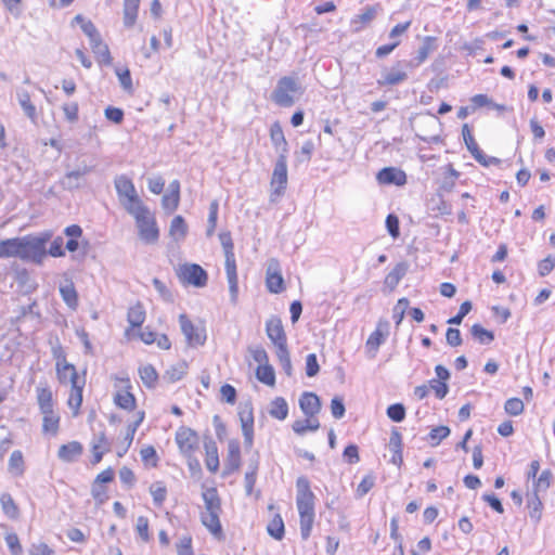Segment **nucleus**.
<instances>
[{
    "instance_id": "052dcab7",
    "label": "nucleus",
    "mask_w": 555,
    "mask_h": 555,
    "mask_svg": "<svg viewBox=\"0 0 555 555\" xmlns=\"http://www.w3.org/2000/svg\"><path fill=\"white\" fill-rule=\"evenodd\" d=\"M179 202L180 195L171 194L168 192L162 198V206L167 212L171 214L178 208Z\"/></svg>"
},
{
    "instance_id": "f704fd0d",
    "label": "nucleus",
    "mask_w": 555,
    "mask_h": 555,
    "mask_svg": "<svg viewBox=\"0 0 555 555\" xmlns=\"http://www.w3.org/2000/svg\"><path fill=\"white\" fill-rule=\"evenodd\" d=\"M188 234V225L182 216H176L170 223L169 235L176 241L180 242L185 238Z\"/></svg>"
},
{
    "instance_id": "c9c22d12",
    "label": "nucleus",
    "mask_w": 555,
    "mask_h": 555,
    "mask_svg": "<svg viewBox=\"0 0 555 555\" xmlns=\"http://www.w3.org/2000/svg\"><path fill=\"white\" fill-rule=\"evenodd\" d=\"M140 0H125L124 2V24L126 27H132L138 17Z\"/></svg>"
},
{
    "instance_id": "a18cd8bd",
    "label": "nucleus",
    "mask_w": 555,
    "mask_h": 555,
    "mask_svg": "<svg viewBox=\"0 0 555 555\" xmlns=\"http://www.w3.org/2000/svg\"><path fill=\"white\" fill-rule=\"evenodd\" d=\"M127 320L132 327L141 326L145 321V310L141 304L129 308Z\"/></svg>"
},
{
    "instance_id": "423d86ee",
    "label": "nucleus",
    "mask_w": 555,
    "mask_h": 555,
    "mask_svg": "<svg viewBox=\"0 0 555 555\" xmlns=\"http://www.w3.org/2000/svg\"><path fill=\"white\" fill-rule=\"evenodd\" d=\"M114 185L118 199L127 212L144 205L137 193L132 180L126 175L116 176Z\"/></svg>"
},
{
    "instance_id": "412c9836",
    "label": "nucleus",
    "mask_w": 555,
    "mask_h": 555,
    "mask_svg": "<svg viewBox=\"0 0 555 555\" xmlns=\"http://www.w3.org/2000/svg\"><path fill=\"white\" fill-rule=\"evenodd\" d=\"M83 447L78 441L62 444L57 451V457L65 463L76 462L82 454Z\"/></svg>"
},
{
    "instance_id": "aec40b11",
    "label": "nucleus",
    "mask_w": 555,
    "mask_h": 555,
    "mask_svg": "<svg viewBox=\"0 0 555 555\" xmlns=\"http://www.w3.org/2000/svg\"><path fill=\"white\" fill-rule=\"evenodd\" d=\"M42 414V433L44 435L56 436L60 429L61 417L53 409L41 410Z\"/></svg>"
},
{
    "instance_id": "ddd939ff",
    "label": "nucleus",
    "mask_w": 555,
    "mask_h": 555,
    "mask_svg": "<svg viewBox=\"0 0 555 555\" xmlns=\"http://www.w3.org/2000/svg\"><path fill=\"white\" fill-rule=\"evenodd\" d=\"M266 286L272 294H280L284 291V279L281 274L279 261L272 259L267 268Z\"/></svg>"
},
{
    "instance_id": "2f4dec72",
    "label": "nucleus",
    "mask_w": 555,
    "mask_h": 555,
    "mask_svg": "<svg viewBox=\"0 0 555 555\" xmlns=\"http://www.w3.org/2000/svg\"><path fill=\"white\" fill-rule=\"evenodd\" d=\"M56 376L61 384L74 385V382H80L77 370L74 364H66L63 366L55 367Z\"/></svg>"
},
{
    "instance_id": "69168bd1",
    "label": "nucleus",
    "mask_w": 555,
    "mask_h": 555,
    "mask_svg": "<svg viewBox=\"0 0 555 555\" xmlns=\"http://www.w3.org/2000/svg\"><path fill=\"white\" fill-rule=\"evenodd\" d=\"M63 244H64V240L62 236H56L49 249L47 250V254H49L50 256L52 257H55V258H59V257H64L65 256V250L63 248Z\"/></svg>"
},
{
    "instance_id": "f03ea898",
    "label": "nucleus",
    "mask_w": 555,
    "mask_h": 555,
    "mask_svg": "<svg viewBox=\"0 0 555 555\" xmlns=\"http://www.w3.org/2000/svg\"><path fill=\"white\" fill-rule=\"evenodd\" d=\"M50 231L38 235H25L18 237L17 257L25 262L41 264L47 256V243L51 240Z\"/></svg>"
},
{
    "instance_id": "6e6552de",
    "label": "nucleus",
    "mask_w": 555,
    "mask_h": 555,
    "mask_svg": "<svg viewBox=\"0 0 555 555\" xmlns=\"http://www.w3.org/2000/svg\"><path fill=\"white\" fill-rule=\"evenodd\" d=\"M177 276L182 284L204 287L207 284V272L196 263H184L177 269Z\"/></svg>"
},
{
    "instance_id": "58836bf2",
    "label": "nucleus",
    "mask_w": 555,
    "mask_h": 555,
    "mask_svg": "<svg viewBox=\"0 0 555 555\" xmlns=\"http://www.w3.org/2000/svg\"><path fill=\"white\" fill-rule=\"evenodd\" d=\"M269 414L279 421H284L288 415V404L282 397H276L270 404Z\"/></svg>"
},
{
    "instance_id": "c03bdc74",
    "label": "nucleus",
    "mask_w": 555,
    "mask_h": 555,
    "mask_svg": "<svg viewBox=\"0 0 555 555\" xmlns=\"http://www.w3.org/2000/svg\"><path fill=\"white\" fill-rule=\"evenodd\" d=\"M320 428V422L313 417H307L306 420H297L293 424V430L297 435H304L308 430L314 431Z\"/></svg>"
},
{
    "instance_id": "5701e85b",
    "label": "nucleus",
    "mask_w": 555,
    "mask_h": 555,
    "mask_svg": "<svg viewBox=\"0 0 555 555\" xmlns=\"http://www.w3.org/2000/svg\"><path fill=\"white\" fill-rule=\"evenodd\" d=\"M462 134H463L464 142L466 144V147L472 153V155L475 157V159L479 164L486 166V156L483 155L482 151L478 147V144H477L468 125L463 126Z\"/></svg>"
},
{
    "instance_id": "c85d7f7f",
    "label": "nucleus",
    "mask_w": 555,
    "mask_h": 555,
    "mask_svg": "<svg viewBox=\"0 0 555 555\" xmlns=\"http://www.w3.org/2000/svg\"><path fill=\"white\" fill-rule=\"evenodd\" d=\"M206 453V467L210 473H216L219 468L218 448L214 440L208 439L204 443Z\"/></svg>"
},
{
    "instance_id": "7ed1b4c3",
    "label": "nucleus",
    "mask_w": 555,
    "mask_h": 555,
    "mask_svg": "<svg viewBox=\"0 0 555 555\" xmlns=\"http://www.w3.org/2000/svg\"><path fill=\"white\" fill-rule=\"evenodd\" d=\"M219 240L224 251V267L229 284L231 301L235 304L238 297V278L236 270V260L234 255V245L230 232H221Z\"/></svg>"
},
{
    "instance_id": "37998d69",
    "label": "nucleus",
    "mask_w": 555,
    "mask_h": 555,
    "mask_svg": "<svg viewBox=\"0 0 555 555\" xmlns=\"http://www.w3.org/2000/svg\"><path fill=\"white\" fill-rule=\"evenodd\" d=\"M18 247V237L5 238L0 241V259L16 258Z\"/></svg>"
},
{
    "instance_id": "0e129e2a",
    "label": "nucleus",
    "mask_w": 555,
    "mask_h": 555,
    "mask_svg": "<svg viewBox=\"0 0 555 555\" xmlns=\"http://www.w3.org/2000/svg\"><path fill=\"white\" fill-rule=\"evenodd\" d=\"M472 310V302L469 300L464 301L460 306V310L456 315L450 318L448 320L449 324L459 325L462 323L463 319Z\"/></svg>"
},
{
    "instance_id": "4c0bfd02",
    "label": "nucleus",
    "mask_w": 555,
    "mask_h": 555,
    "mask_svg": "<svg viewBox=\"0 0 555 555\" xmlns=\"http://www.w3.org/2000/svg\"><path fill=\"white\" fill-rule=\"evenodd\" d=\"M18 103L24 111L25 115L33 121L37 119L36 106L30 101V95L26 90H18L17 93Z\"/></svg>"
},
{
    "instance_id": "79ce46f5",
    "label": "nucleus",
    "mask_w": 555,
    "mask_h": 555,
    "mask_svg": "<svg viewBox=\"0 0 555 555\" xmlns=\"http://www.w3.org/2000/svg\"><path fill=\"white\" fill-rule=\"evenodd\" d=\"M0 504L5 516L11 519H16L18 517L20 509L10 493L4 492L0 495Z\"/></svg>"
},
{
    "instance_id": "cd10ccee",
    "label": "nucleus",
    "mask_w": 555,
    "mask_h": 555,
    "mask_svg": "<svg viewBox=\"0 0 555 555\" xmlns=\"http://www.w3.org/2000/svg\"><path fill=\"white\" fill-rule=\"evenodd\" d=\"M240 420L245 444L251 447L254 440V416L251 410L240 412Z\"/></svg>"
},
{
    "instance_id": "6e6d98bb",
    "label": "nucleus",
    "mask_w": 555,
    "mask_h": 555,
    "mask_svg": "<svg viewBox=\"0 0 555 555\" xmlns=\"http://www.w3.org/2000/svg\"><path fill=\"white\" fill-rule=\"evenodd\" d=\"M539 492L533 491V495L528 499L529 515L534 520H540L542 502L538 496Z\"/></svg>"
},
{
    "instance_id": "2eb2a0df",
    "label": "nucleus",
    "mask_w": 555,
    "mask_h": 555,
    "mask_svg": "<svg viewBox=\"0 0 555 555\" xmlns=\"http://www.w3.org/2000/svg\"><path fill=\"white\" fill-rule=\"evenodd\" d=\"M389 335V323L387 321H379L374 332L369 336L365 347L369 352H373V356L377 352L380 345L384 344L387 336Z\"/></svg>"
},
{
    "instance_id": "1a4fd4ad",
    "label": "nucleus",
    "mask_w": 555,
    "mask_h": 555,
    "mask_svg": "<svg viewBox=\"0 0 555 555\" xmlns=\"http://www.w3.org/2000/svg\"><path fill=\"white\" fill-rule=\"evenodd\" d=\"M175 439L182 455L185 457L194 455L198 448L199 440L193 429L184 426L178 428Z\"/></svg>"
},
{
    "instance_id": "4468645a",
    "label": "nucleus",
    "mask_w": 555,
    "mask_h": 555,
    "mask_svg": "<svg viewBox=\"0 0 555 555\" xmlns=\"http://www.w3.org/2000/svg\"><path fill=\"white\" fill-rule=\"evenodd\" d=\"M438 48L437 38L433 36L424 37L421 47L416 51V54L413 59H411L406 66L411 68H417L421 66L429 56L430 53L436 51Z\"/></svg>"
},
{
    "instance_id": "c756f323",
    "label": "nucleus",
    "mask_w": 555,
    "mask_h": 555,
    "mask_svg": "<svg viewBox=\"0 0 555 555\" xmlns=\"http://www.w3.org/2000/svg\"><path fill=\"white\" fill-rule=\"evenodd\" d=\"M60 294L66 306L76 310L78 307V294L75 288L73 281H67L65 284L60 286Z\"/></svg>"
},
{
    "instance_id": "b1692460",
    "label": "nucleus",
    "mask_w": 555,
    "mask_h": 555,
    "mask_svg": "<svg viewBox=\"0 0 555 555\" xmlns=\"http://www.w3.org/2000/svg\"><path fill=\"white\" fill-rule=\"evenodd\" d=\"M202 498L205 505L203 513H221V500L216 488H207L203 493Z\"/></svg>"
},
{
    "instance_id": "f8f14e48",
    "label": "nucleus",
    "mask_w": 555,
    "mask_h": 555,
    "mask_svg": "<svg viewBox=\"0 0 555 555\" xmlns=\"http://www.w3.org/2000/svg\"><path fill=\"white\" fill-rule=\"evenodd\" d=\"M380 5H366L359 14L354 15L350 21V28L352 33H360L369 26L380 12Z\"/></svg>"
},
{
    "instance_id": "09e8293b",
    "label": "nucleus",
    "mask_w": 555,
    "mask_h": 555,
    "mask_svg": "<svg viewBox=\"0 0 555 555\" xmlns=\"http://www.w3.org/2000/svg\"><path fill=\"white\" fill-rule=\"evenodd\" d=\"M94 170L93 165H87L83 162L79 164L75 169L69 170L65 173V181L81 180L82 177L89 175Z\"/></svg>"
},
{
    "instance_id": "338daca9",
    "label": "nucleus",
    "mask_w": 555,
    "mask_h": 555,
    "mask_svg": "<svg viewBox=\"0 0 555 555\" xmlns=\"http://www.w3.org/2000/svg\"><path fill=\"white\" fill-rule=\"evenodd\" d=\"M29 555H53L54 551L46 543H33L28 550Z\"/></svg>"
},
{
    "instance_id": "49530a36",
    "label": "nucleus",
    "mask_w": 555,
    "mask_h": 555,
    "mask_svg": "<svg viewBox=\"0 0 555 555\" xmlns=\"http://www.w3.org/2000/svg\"><path fill=\"white\" fill-rule=\"evenodd\" d=\"M256 377L259 382L268 386H273L275 384V373L269 363L266 365H258L256 370Z\"/></svg>"
},
{
    "instance_id": "f257e3e1",
    "label": "nucleus",
    "mask_w": 555,
    "mask_h": 555,
    "mask_svg": "<svg viewBox=\"0 0 555 555\" xmlns=\"http://www.w3.org/2000/svg\"><path fill=\"white\" fill-rule=\"evenodd\" d=\"M296 487V505L300 516V535L302 540H308L314 521V494L310 490L309 480L305 477L297 479Z\"/></svg>"
},
{
    "instance_id": "dca6fc26",
    "label": "nucleus",
    "mask_w": 555,
    "mask_h": 555,
    "mask_svg": "<svg viewBox=\"0 0 555 555\" xmlns=\"http://www.w3.org/2000/svg\"><path fill=\"white\" fill-rule=\"evenodd\" d=\"M376 179L379 184L403 185L406 182V175L403 170L395 167H386L378 171Z\"/></svg>"
},
{
    "instance_id": "9d476101",
    "label": "nucleus",
    "mask_w": 555,
    "mask_h": 555,
    "mask_svg": "<svg viewBox=\"0 0 555 555\" xmlns=\"http://www.w3.org/2000/svg\"><path fill=\"white\" fill-rule=\"evenodd\" d=\"M179 323L189 346L198 347L205 344L206 334L204 328L196 327L185 314H180Z\"/></svg>"
},
{
    "instance_id": "4be33fe9",
    "label": "nucleus",
    "mask_w": 555,
    "mask_h": 555,
    "mask_svg": "<svg viewBox=\"0 0 555 555\" xmlns=\"http://www.w3.org/2000/svg\"><path fill=\"white\" fill-rule=\"evenodd\" d=\"M409 270V264L405 261L398 262L395 268L386 275L384 286L392 292L404 278Z\"/></svg>"
},
{
    "instance_id": "72a5a7b5",
    "label": "nucleus",
    "mask_w": 555,
    "mask_h": 555,
    "mask_svg": "<svg viewBox=\"0 0 555 555\" xmlns=\"http://www.w3.org/2000/svg\"><path fill=\"white\" fill-rule=\"evenodd\" d=\"M8 470L15 477H21L25 473V462L22 451L15 450L12 452L9 463Z\"/></svg>"
},
{
    "instance_id": "5fc2aeb1",
    "label": "nucleus",
    "mask_w": 555,
    "mask_h": 555,
    "mask_svg": "<svg viewBox=\"0 0 555 555\" xmlns=\"http://www.w3.org/2000/svg\"><path fill=\"white\" fill-rule=\"evenodd\" d=\"M151 495L156 506H162L166 500L167 489L162 482H155L150 488Z\"/></svg>"
},
{
    "instance_id": "ea45409f",
    "label": "nucleus",
    "mask_w": 555,
    "mask_h": 555,
    "mask_svg": "<svg viewBox=\"0 0 555 555\" xmlns=\"http://www.w3.org/2000/svg\"><path fill=\"white\" fill-rule=\"evenodd\" d=\"M241 465V449L237 441H230L228 446L227 467L230 472L238 469Z\"/></svg>"
},
{
    "instance_id": "473e14b6",
    "label": "nucleus",
    "mask_w": 555,
    "mask_h": 555,
    "mask_svg": "<svg viewBox=\"0 0 555 555\" xmlns=\"http://www.w3.org/2000/svg\"><path fill=\"white\" fill-rule=\"evenodd\" d=\"M108 441L106 439L105 434L102 431L93 438L92 441V454H93V464H98L102 461L103 454L108 450Z\"/></svg>"
},
{
    "instance_id": "8fccbe9b",
    "label": "nucleus",
    "mask_w": 555,
    "mask_h": 555,
    "mask_svg": "<svg viewBox=\"0 0 555 555\" xmlns=\"http://www.w3.org/2000/svg\"><path fill=\"white\" fill-rule=\"evenodd\" d=\"M139 374H140V377H141L143 384L146 387H149V388L154 387V385L157 380L158 374L152 364H146V365H143L142 367H140Z\"/></svg>"
},
{
    "instance_id": "e433bc0d",
    "label": "nucleus",
    "mask_w": 555,
    "mask_h": 555,
    "mask_svg": "<svg viewBox=\"0 0 555 555\" xmlns=\"http://www.w3.org/2000/svg\"><path fill=\"white\" fill-rule=\"evenodd\" d=\"M36 393L37 403L40 411L54 408L53 395L48 386H38L36 388Z\"/></svg>"
},
{
    "instance_id": "bb28decb",
    "label": "nucleus",
    "mask_w": 555,
    "mask_h": 555,
    "mask_svg": "<svg viewBox=\"0 0 555 555\" xmlns=\"http://www.w3.org/2000/svg\"><path fill=\"white\" fill-rule=\"evenodd\" d=\"M388 446H389V450L392 452L390 462L397 466H401V464L403 462L402 436L397 429H393L391 431Z\"/></svg>"
},
{
    "instance_id": "0eeeda50",
    "label": "nucleus",
    "mask_w": 555,
    "mask_h": 555,
    "mask_svg": "<svg viewBox=\"0 0 555 555\" xmlns=\"http://www.w3.org/2000/svg\"><path fill=\"white\" fill-rule=\"evenodd\" d=\"M270 185V201L275 203L284 194L287 186V158L284 155H278Z\"/></svg>"
},
{
    "instance_id": "a19ab883",
    "label": "nucleus",
    "mask_w": 555,
    "mask_h": 555,
    "mask_svg": "<svg viewBox=\"0 0 555 555\" xmlns=\"http://www.w3.org/2000/svg\"><path fill=\"white\" fill-rule=\"evenodd\" d=\"M114 403L126 411H132L135 408V398L128 390L117 391L114 396Z\"/></svg>"
},
{
    "instance_id": "a211bd4d",
    "label": "nucleus",
    "mask_w": 555,
    "mask_h": 555,
    "mask_svg": "<svg viewBox=\"0 0 555 555\" xmlns=\"http://www.w3.org/2000/svg\"><path fill=\"white\" fill-rule=\"evenodd\" d=\"M270 140L278 155H284L287 158L288 143L279 121H274L270 127Z\"/></svg>"
},
{
    "instance_id": "e2e57ef3",
    "label": "nucleus",
    "mask_w": 555,
    "mask_h": 555,
    "mask_svg": "<svg viewBox=\"0 0 555 555\" xmlns=\"http://www.w3.org/2000/svg\"><path fill=\"white\" fill-rule=\"evenodd\" d=\"M450 435V428L447 426H438L430 430L429 439L431 440V446H438L440 441L447 438Z\"/></svg>"
},
{
    "instance_id": "864d4df0",
    "label": "nucleus",
    "mask_w": 555,
    "mask_h": 555,
    "mask_svg": "<svg viewBox=\"0 0 555 555\" xmlns=\"http://www.w3.org/2000/svg\"><path fill=\"white\" fill-rule=\"evenodd\" d=\"M553 474L550 469L543 470L534 481V492H545L552 483Z\"/></svg>"
},
{
    "instance_id": "20e7f679",
    "label": "nucleus",
    "mask_w": 555,
    "mask_h": 555,
    "mask_svg": "<svg viewBox=\"0 0 555 555\" xmlns=\"http://www.w3.org/2000/svg\"><path fill=\"white\" fill-rule=\"evenodd\" d=\"M134 220L140 238L146 244H154L159 238V229L154 215L149 207L142 205L128 212Z\"/></svg>"
},
{
    "instance_id": "3c124183",
    "label": "nucleus",
    "mask_w": 555,
    "mask_h": 555,
    "mask_svg": "<svg viewBox=\"0 0 555 555\" xmlns=\"http://www.w3.org/2000/svg\"><path fill=\"white\" fill-rule=\"evenodd\" d=\"M268 533L275 540H282L284 537V522L282 517L278 514L267 526Z\"/></svg>"
},
{
    "instance_id": "39448f33",
    "label": "nucleus",
    "mask_w": 555,
    "mask_h": 555,
    "mask_svg": "<svg viewBox=\"0 0 555 555\" xmlns=\"http://www.w3.org/2000/svg\"><path fill=\"white\" fill-rule=\"evenodd\" d=\"M301 93L298 80L292 76H284L278 80L276 87L271 94L272 101L281 107H291L295 103L296 94Z\"/></svg>"
},
{
    "instance_id": "774afa93",
    "label": "nucleus",
    "mask_w": 555,
    "mask_h": 555,
    "mask_svg": "<svg viewBox=\"0 0 555 555\" xmlns=\"http://www.w3.org/2000/svg\"><path fill=\"white\" fill-rule=\"evenodd\" d=\"M177 553L178 555H193L191 537L185 535L180 539L177 545Z\"/></svg>"
},
{
    "instance_id": "de8ad7c7",
    "label": "nucleus",
    "mask_w": 555,
    "mask_h": 555,
    "mask_svg": "<svg viewBox=\"0 0 555 555\" xmlns=\"http://www.w3.org/2000/svg\"><path fill=\"white\" fill-rule=\"evenodd\" d=\"M186 371L188 364L185 362H180L167 369L164 377L170 383H176L183 378V376L186 374Z\"/></svg>"
},
{
    "instance_id": "f3484780",
    "label": "nucleus",
    "mask_w": 555,
    "mask_h": 555,
    "mask_svg": "<svg viewBox=\"0 0 555 555\" xmlns=\"http://www.w3.org/2000/svg\"><path fill=\"white\" fill-rule=\"evenodd\" d=\"M401 62H398L396 66H392L390 69H385L382 73L380 78L377 79V85L379 87L385 86H397L406 80L408 74L400 68Z\"/></svg>"
},
{
    "instance_id": "a878e982",
    "label": "nucleus",
    "mask_w": 555,
    "mask_h": 555,
    "mask_svg": "<svg viewBox=\"0 0 555 555\" xmlns=\"http://www.w3.org/2000/svg\"><path fill=\"white\" fill-rule=\"evenodd\" d=\"M90 46L99 64L106 66L112 64V56L108 47L102 41L101 36L91 40Z\"/></svg>"
},
{
    "instance_id": "7c9ffc66",
    "label": "nucleus",
    "mask_w": 555,
    "mask_h": 555,
    "mask_svg": "<svg viewBox=\"0 0 555 555\" xmlns=\"http://www.w3.org/2000/svg\"><path fill=\"white\" fill-rule=\"evenodd\" d=\"M221 513H201V521L207 530L218 537L222 534V526L220 522Z\"/></svg>"
},
{
    "instance_id": "6ab92c4d",
    "label": "nucleus",
    "mask_w": 555,
    "mask_h": 555,
    "mask_svg": "<svg viewBox=\"0 0 555 555\" xmlns=\"http://www.w3.org/2000/svg\"><path fill=\"white\" fill-rule=\"evenodd\" d=\"M299 406L307 417H313L320 412L321 402L314 392L306 391L299 398Z\"/></svg>"
},
{
    "instance_id": "9b49d317",
    "label": "nucleus",
    "mask_w": 555,
    "mask_h": 555,
    "mask_svg": "<svg viewBox=\"0 0 555 555\" xmlns=\"http://www.w3.org/2000/svg\"><path fill=\"white\" fill-rule=\"evenodd\" d=\"M266 332L276 350L287 348V338L280 318L271 317L266 323Z\"/></svg>"
},
{
    "instance_id": "603ef678",
    "label": "nucleus",
    "mask_w": 555,
    "mask_h": 555,
    "mask_svg": "<svg viewBox=\"0 0 555 555\" xmlns=\"http://www.w3.org/2000/svg\"><path fill=\"white\" fill-rule=\"evenodd\" d=\"M218 212H219V204L217 201H212L209 205V214H208V225L206 230V235L208 237L212 236L217 227V220H218Z\"/></svg>"
},
{
    "instance_id": "4d7b16f0",
    "label": "nucleus",
    "mask_w": 555,
    "mask_h": 555,
    "mask_svg": "<svg viewBox=\"0 0 555 555\" xmlns=\"http://www.w3.org/2000/svg\"><path fill=\"white\" fill-rule=\"evenodd\" d=\"M525 405L519 398H511L504 404V410L508 415L518 416L524 412Z\"/></svg>"
},
{
    "instance_id": "bf43d9fd",
    "label": "nucleus",
    "mask_w": 555,
    "mask_h": 555,
    "mask_svg": "<svg viewBox=\"0 0 555 555\" xmlns=\"http://www.w3.org/2000/svg\"><path fill=\"white\" fill-rule=\"evenodd\" d=\"M387 416L393 422H402L405 417V408L401 403H393L387 408Z\"/></svg>"
},
{
    "instance_id": "393cba45",
    "label": "nucleus",
    "mask_w": 555,
    "mask_h": 555,
    "mask_svg": "<svg viewBox=\"0 0 555 555\" xmlns=\"http://www.w3.org/2000/svg\"><path fill=\"white\" fill-rule=\"evenodd\" d=\"M85 387V379L80 382H74L70 386V391L67 400L69 409L73 411L74 416L78 415L79 409L82 403V390Z\"/></svg>"
},
{
    "instance_id": "13d9d810",
    "label": "nucleus",
    "mask_w": 555,
    "mask_h": 555,
    "mask_svg": "<svg viewBox=\"0 0 555 555\" xmlns=\"http://www.w3.org/2000/svg\"><path fill=\"white\" fill-rule=\"evenodd\" d=\"M276 357L280 361V364H281L284 373L287 376H291L293 373V366H292V361H291L288 349L283 348V349L276 350Z\"/></svg>"
},
{
    "instance_id": "680f3d73",
    "label": "nucleus",
    "mask_w": 555,
    "mask_h": 555,
    "mask_svg": "<svg viewBox=\"0 0 555 555\" xmlns=\"http://www.w3.org/2000/svg\"><path fill=\"white\" fill-rule=\"evenodd\" d=\"M140 454H141L142 461L146 465H151L153 467L157 466L158 456H157V453H156V450L154 447L147 446V447L143 448L141 450Z\"/></svg>"
}]
</instances>
